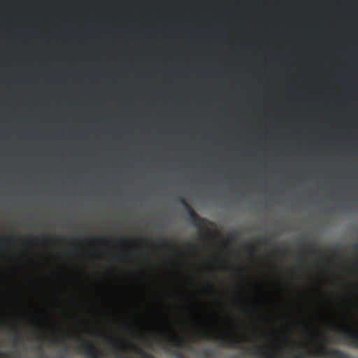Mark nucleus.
Masks as SVG:
<instances>
[{"label": "nucleus", "mask_w": 358, "mask_h": 358, "mask_svg": "<svg viewBox=\"0 0 358 358\" xmlns=\"http://www.w3.org/2000/svg\"><path fill=\"white\" fill-rule=\"evenodd\" d=\"M250 248H251V249H252V252H253L255 251L254 248H253V247H252V246H251Z\"/></svg>", "instance_id": "24"}, {"label": "nucleus", "mask_w": 358, "mask_h": 358, "mask_svg": "<svg viewBox=\"0 0 358 358\" xmlns=\"http://www.w3.org/2000/svg\"><path fill=\"white\" fill-rule=\"evenodd\" d=\"M174 355L177 358H185L184 355L178 350L174 351Z\"/></svg>", "instance_id": "15"}, {"label": "nucleus", "mask_w": 358, "mask_h": 358, "mask_svg": "<svg viewBox=\"0 0 358 358\" xmlns=\"http://www.w3.org/2000/svg\"><path fill=\"white\" fill-rule=\"evenodd\" d=\"M189 220L192 224L198 229H203L206 232H209L208 227L213 226V223L206 218L201 217L191 208L187 210Z\"/></svg>", "instance_id": "6"}, {"label": "nucleus", "mask_w": 358, "mask_h": 358, "mask_svg": "<svg viewBox=\"0 0 358 358\" xmlns=\"http://www.w3.org/2000/svg\"><path fill=\"white\" fill-rule=\"evenodd\" d=\"M353 308H354V327L353 330L345 322L338 323L331 321V326L337 334L343 338H352L355 345H358V242L353 244Z\"/></svg>", "instance_id": "1"}, {"label": "nucleus", "mask_w": 358, "mask_h": 358, "mask_svg": "<svg viewBox=\"0 0 358 358\" xmlns=\"http://www.w3.org/2000/svg\"><path fill=\"white\" fill-rule=\"evenodd\" d=\"M179 202L180 203H181L184 207L186 209V210H187L188 209H189L191 207L189 206V205L188 204V203L185 201V199L183 198H180L179 199Z\"/></svg>", "instance_id": "14"}, {"label": "nucleus", "mask_w": 358, "mask_h": 358, "mask_svg": "<svg viewBox=\"0 0 358 358\" xmlns=\"http://www.w3.org/2000/svg\"><path fill=\"white\" fill-rule=\"evenodd\" d=\"M61 240H62V239H61L60 238H57V241H61Z\"/></svg>", "instance_id": "23"}, {"label": "nucleus", "mask_w": 358, "mask_h": 358, "mask_svg": "<svg viewBox=\"0 0 358 358\" xmlns=\"http://www.w3.org/2000/svg\"><path fill=\"white\" fill-rule=\"evenodd\" d=\"M310 356L322 358H350L344 352L337 349H330L323 343L316 345Z\"/></svg>", "instance_id": "4"}, {"label": "nucleus", "mask_w": 358, "mask_h": 358, "mask_svg": "<svg viewBox=\"0 0 358 358\" xmlns=\"http://www.w3.org/2000/svg\"><path fill=\"white\" fill-rule=\"evenodd\" d=\"M264 243H265V244H268L269 243H268V241L266 240V241H264Z\"/></svg>", "instance_id": "22"}, {"label": "nucleus", "mask_w": 358, "mask_h": 358, "mask_svg": "<svg viewBox=\"0 0 358 358\" xmlns=\"http://www.w3.org/2000/svg\"><path fill=\"white\" fill-rule=\"evenodd\" d=\"M253 354L258 358H277L274 353H271L268 348L262 346H255L253 349Z\"/></svg>", "instance_id": "9"}, {"label": "nucleus", "mask_w": 358, "mask_h": 358, "mask_svg": "<svg viewBox=\"0 0 358 358\" xmlns=\"http://www.w3.org/2000/svg\"><path fill=\"white\" fill-rule=\"evenodd\" d=\"M21 331L20 329L15 327V336L14 338V344L15 346L18 345L20 343Z\"/></svg>", "instance_id": "11"}, {"label": "nucleus", "mask_w": 358, "mask_h": 358, "mask_svg": "<svg viewBox=\"0 0 358 358\" xmlns=\"http://www.w3.org/2000/svg\"><path fill=\"white\" fill-rule=\"evenodd\" d=\"M312 338H313L315 340H318V338H319V334L317 331H314L313 334H312Z\"/></svg>", "instance_id": "16"}, {"label": "nucleus", "mask_w": 358, "mask_h": 358, "mask_svg": "<svg viewBox=\"0 0 358 358\" xmlns=\"http://www.w3.org/2000/svg\"><path fill=\"white\" fill-rule=\"evenodd\" d=\"M202 334L205 338H210L209 334H207L206 331H203Z\"/></svg>", "instance_id": "19"}, {"label": "nucleus", "mask_w": 358, "mask_h": 358, "mask_svg": "<svg viewBox=\"0 0 358 358\" xmlns=\"http://www.w3.org/2000/svg\"><path fill=\"white\" fill-rule=\"evenodd\" d=\"M189 220L192 224L198 229H203L206 232H209L208 227L213 226V223L206 218L201 217L191 208L187 210Z\"/></svg>", "instance_id": "5"}, {"label": "nucleus", "mask_w": 358, "mask_h": 358, "mask_svg": "<svg viewBox=\"0 0 358 358\" xmlns=\"http://www.w3.org/2000/svg\"><path fill=\"white\" fill-rule=\"evenodd\" d=\"M36 349L38 350V351H41L42 352L43 351V346L41 344L40 345H38L36 347Z\"/></svg>", "instance_id": "17"}, {"label": "nucleus", "mask_w": 358, "mask_h": 358, "mask_svg": "<svg viewBox=\"0 0 358 358\" xmlns=\"http://www.w3.org/2000/svg\"><path fill=\"white\" fill-rule=\"evenodd\" d=\"M238 270L240 272H241L242 273H243V269H241V268H238Z\"/></svg>", "instance_id": "21"}, {"label": "nucleus", "mask_w": 358, "mask_h": 358, "mask_svg": "<svg viewBox=\"0 0 358 358\" xmlns=\"http://www.w3.org/2000/svg\"><path fill=\"white\" fill-rule=\"evenodd\" d=\"M79 341L81 346L85 347L86 349L83 353L88 358H103L99 348L90 341H87L79 336Z\"/></svg>", "instance_id": "7"}, {"label": "nucleus", "mask_w": 358, "mask_h": 358, "mask_svg": "<svg viewBox=\"0 0 358 358\" xmlns=\"http://www.w3.org/2000/svg\"><path fill=\"white\" fill-rule=\"evenodd\" d=\"M209 287H210V288L211 289H213V290L215 289V286H214V285H213V284H212V283H211V284L210 285V286H209Z\"/></svg>", "instance_id": "20"}, {"label": "nucleus", "mask_w": 358, "mask_h": 358, "mask_svg": "<svg viewBox=\"0 0 358 358\" xmlns=\"http://www.w3.org/2000/svg\"><path fill=\"white\" fill-rule=\"evenodd\" d=\"M60 358H63V357H60Z\"/></svg>", "instance_id": "25"}, {"label": "nucleus", "mask_w": 358, "mask_h": 358, "mask_svg": "<svg viewBox=\"0 0 358 358\" xmlns=\"http://www.w3.org/2000/svg\"><path fill=\"white\" fill-rule=\"evenodd\" d=\"M214 354L213 352L208 349H205L202 352V358H213Z\"/></svg>", "instance_id": "12"}, {"label": "nucleus", "mask_w": 358, "mask_h": 358, "mask_svg": "<svg viewBox=\"0 0 358 358\" xmlns=\"http://www.w3.org/2000/svg\"><path fill=\"white\" fill-rule=\"evenodd\" d=\"M158 241H159V243L164 246H166V247L171 246V243L165 238H159Z\"/></svg>", "instance_id": "13"}, {"label": "nucleus", "mask_w": 358, "mask_h": 358, "mask_svg": "<svg viewBox=\"0 0 358 358\" xmlns=\"http://www.w3.org/2000/svg\"><path fill=\"white\" fill-rule=\"evenodd\" d=\"M315 243H312L310 245V248L308 250V254L310 255H313V256L322 257L323 256L322 251L320 249L315 248Z\"/></svg>", "instance_id": "10"}, {"label": "nucleus", "mask_w": 358, "mask_h": 358, "mask_svg": "<svg viewBox=\"0 0 358 358\" xmlns=\"http://www.w3.org/2000/svg\"><path fill=\"white\" fill-rule=\"evenodd\" d=\"M159 342L164 347L173 345L178 348L187 346L188 342L185 336L179 333L176 327L166 318L163 327L159 329Z\"/></svg>", "instance_id": "3"}, {"label": "nucleus", "mask_w": 358, "mask_h": 358, "mask_svg": "<svg viewBox=\"0 0 358 358\" xmlns=\"http://www.w3.org/2000/svg\"><path fill=\"white\" fill-rule=\"evenodd\" d=\"M52 343H54V344H57L58 343V340L57 338H53L52 340Z\"/></svg>", "instance_id": "18"}, {"label": "nucleus", "mask_w": 358, "mask_h": 358, "mask_svg": "<svg viewBox=\"0 0 358 358\" xmlns=\"http://www.w3.org/2000/svg\"><path fill=\"white\" fill-rule=\"evenodd\" d=\"M214 338L219 341L223 346L228 348H236L242 341L236 338L229 334H217Z\"/></svg>", "instance_id": "8"}, {"label": "nucleus", "mask_w": 358, "mask_h": 358, "mask_svg": "<svg viewBox=\"0 0 358 358\" xmlns=\"http://www.w3.org/2000/svg\"><path fill=\"white\" fill-rule=\"evenodd\" d=\"M108 338L119 352L116 358H156L138 344L111 336H108Z\"/></svg>", "instance_id": "2"}]
</instances>
